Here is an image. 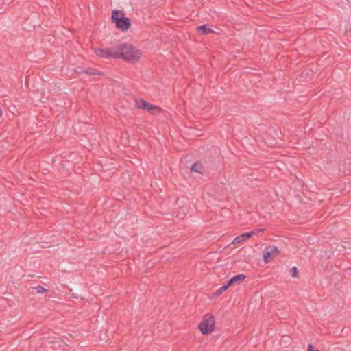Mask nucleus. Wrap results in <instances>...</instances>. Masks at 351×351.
Wrapping results in <instances>:
<instances>
[{
	"mask_svg": "<svg viewBox=\"0 0 351 351\" xmlns=\"http://www.w3.org/2000/svg\"><path fill=\"white\" fill-rule=\"evenodd\" d=\"M117 58H121L127 62L134 63L141 57L142 53L136 47L128 43L117 45Z\"/></svg>",
	"mask_w": 351,
	"mask_h": 351,
	"instance_id": "nucleus-1",
	"label": "nucleus"
},
{
	"mask_svg": "<svg viewBox=\"0 0 351 351\" xmlns=\"http://www.w3.org/2000/svg\"><path fill=\"white\" fill-rule=\"evenodd\" d=\"M112 22L115 24L117 29L125 32L131 26V21L125 16V13L121 10H114L111 14Z\"/></svg>",
	"mask_w": 351,
	"mask_h": 351,
	"instance_id": "nucleus-2",
	"label": "nucleus"
},
{
	"mask_svg": "<svg viewBox=\"0 0 351 351\" xmlns=\"http://www.w3.org/2000/svg\"><path fill=\"white\" fill-rule=\"evenodd\" d=\"M204 318V319L199 324L198 328L202 335H206L214 330L215 321L214 316L211 314L205 315Z\"/></svg>",
	"mask_w": 351,
	"mask_h": 351,
	"instance_id": "nucleus-3",
	"label": "nucleus"
},
{
	"mask_svg": "<svg viewBox=\"0 0 351 351\" xmlns=\"http://www.w3.org/2000/svg\"><path fill=\"white\" fill-rule=\"evenodd\" d=\"M135 107L138 109H142L143 110L147 111L151 114H157L160 113L162 111V109L159 106L149 103L145 101L143 99H136L134 100Z\"/></svg>",
	"mask_w": 351,
	"mask_h": 351,
	"instance_id": "nucleus-4",
	"label": "nucleus"
},
{
	"mask_svg": "<svg viewBox=\"0 0 351 351\" xmlns=\"http://www.w3.org/2000/svg\"><path fill=\"white\" fill-rule=\"evenodd\" d=\"M117 45L111 48H95L94 52L97 56L104 58H117Z\"/></svg>",
	"mask_w": 351,
	"mask_h": 351,
	"instance_id": "nucleus-5",
	"label": "nucleus"
},
{
	"mask_svg": "<svg viewBox=\"0 0 351 351\" xmlns=\"http://www.w3.org/2000/svg\"><path fill=\"white\" fill-rule=\"evenodd\" d=\"M280 254L278 248L276 246H267L263 252V261L269 263L274 257Z\"/></svg>",
	"mask_w": 351,
	"mask_h": 351,
	"instance_id": "nucleus-6",
	"label": "nucleus"
},
{
	"mask_svg": "<svg viewBox=\"0 0 351 351\" xmlns=\"http://www.w3.org/2000/svg\"><path fill=\"white\" fill-rule=\"evenodd\" d=\"M263 230H264L263 229H258V230L256 229V230H254L249 232H245L241 235L236 237L234 239L232 243H240L245 241L246 239H250L253 235L256 234L258 232H259L261 231H263Z\"/></svg>",
	"mask_w": 351,
	"mask_h": 351,
	"instance_id": "nucleus-7",
	"label": "nucleus"
},
{
	"mask_svg": "<svg viewBox=\"0 0 351 351\" xmlns=\"http://www.w3.org/2000/svg\"><path fill=\"white\" fill-rule=\"evenodd\" d=\"M220 158L219 155L211 156L208 155L205 158V163L208 165L207 167H212L219 162Z\"/></svg>",
	"mask_w": 351,
	"mask_h": 351,
	"instance_id": "nucleus-8",
	"label": "nucleus"
},
{
	"mask_svg": "<svg viewBox=\"0 0 351 351\" xmlns=\"http://www.w3.org/2000/svg\"><path fill=\"white\" fill-rule=\"evenodd\" d=\"M196 29L197 32L202 35H207L208 34L214 33V30L209 27L207 24L199 25L197 27Z\"/></svg>",
	"mask_w": 351,
	"mask_h": 351,
	"instance_id": "nucleus-9",
	"label": "nucleus"
},
{
	"mask_svg": "<svg viewBox=\"0 0 351 351\" xmlns=\"http://www.w3.org/2000/svg\"><path fill=\"white\" fill-rule=\"evenodd\" d=\"M191 171L203 174L204 173V165L200 162H196L191 166Z\"/></svg>",
	"mask_w": 351,
	"mask_h": 351,
	"instance_id": "nucleus-10",
	"label": "nucleus"
},
{
	"mask_svg": "<svg viewBox=\"0 0 351 351\" xmlns=\"http://www.w3.org/2000/svg\"><path fill=\"white\" fill-rule=\"evenodd\" d=\"M247 278L246 275L240 274L235 275L232 278V280L233 281V285H239L241 282H243L245 279Z\"/></svg>",
	"mask_w": 351,
	"mask_h": 351,
	"instance_id": "nucleus-11",
	"label": "nucleus"
},
{
	"mask_svg": "<svg viewBox=\"0 0 351 351\" xmlns=\"http://www.w3.org/2000/svg\"><path fill=\"white\" fill-rule=\"evenodd\" d=\"M84 73L89 75H101L104 74L103 72L99 71L97 69H95L94 68H91V67H89V68H87L86 69H85Z\"/></svg>",
	"mask_w": 351,
	"mask_h": 351,
	"instance_id": "nucleus-12",
	"label": "nucleus"
},
{
	"mask_svg": "<svg viewBox=\"0 0 351 351\" xmlns=\"http://www.w3.org/2000/svg\"><path fill=\"white\" fill-rule=\"evenodd\" d=\"M227 289L226 288V287L224 285H223L222 287H221L219 289H218L214 293H213V296L214 297H218L219 296L223 291H226Z\"/></svg>",
	"mask_w": 351,
	"mask_h": 351,
	"instance_id": "nucleus-13",
	"label": "nucleus"
},
{
	"mask_svg": "<svg viewBox=\"0 0 351 351\" xmlns=\"http://www.w3.org/2000/svg\"><path fill=\"white\" fill-rule=\"evenodd\" d=\"M290 274L293 278L298 277V269L296 267H293L290 269Z\"/></svg>",
	"mask_w": 351,
	"mask_h": 351,
	"instance_id": "nucleus-14",
	"label": "nucleus"
},
{
	"mask_svg": "<svg viewBox=\"0 0 351 351\" xmlns=\"http://www.w3.org/2000/svg\"><path fill=\"white\" fill-rule=\"evenodd\" d=\"M35 289L38 293H43L47 292V289L44 288L41 285H38L35 287Z\"/></svg>",
	"mask_w": 351,
	"mask_h": 351,
	"instance_id": "nucleus-15",
	"label": "nucleus"
},
{
	"mask_svg": "<svg viewBox=\"0 0 351 351\" xmlns=\"http://www.w3.org/2000/svg\"><path fill=\"white\" fill-rule=\"evenodd\" d=\"M74 71L77 74H82V73H84L85 69H82V67L78 66L76 69H75Z\"/></svg>",
	"mask_w": 351,
	"mask_h": 351,
	"instance_id": "nucleus-16",
	"label": "nucleus"
},
{
	"mask_svg": "<svg viewBox=\"0 0 351 351\" xmlns=\"http://www.w3.org/2000/svg\"><path fill=\"white\" fill-rule=\"evenodd\" d=\"M223 285L226 287V288L227 289H228L230 286L234 285H233V281L232 280V278L229 279V280L227 281V282H226L225 285Z\"/></svg>",
	"mask_w": 351,
	"mask_h": 351,
	"instance_id": "nucleus-17",
	"label": "nucleus"
},
{
	"mask_svg": "<svg viewBox=\"0 0 351 351\" xmlns=\"http://www.w3.org/2000/svg\"><path fill=\"white\" fill-rule=\"evenodd\" d=\"M307 351H319V350L315 349L311 344L307 346Z\"/></svg>",
	"mask_w": 351,
	"mask_h": 351,
	"instance_id": "nucleus-18",
	"label": "nucleus"
}]
</instances>
